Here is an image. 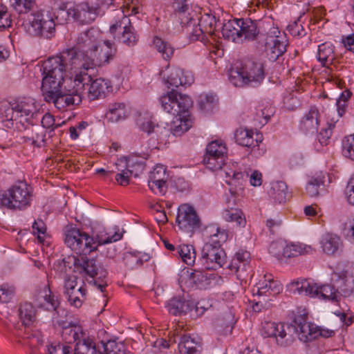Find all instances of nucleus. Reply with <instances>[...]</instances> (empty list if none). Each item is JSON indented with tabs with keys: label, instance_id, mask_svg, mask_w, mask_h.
<instances>
[{
	"label": "nucleus",
	"instance_id": "nucleus-59",
	"mask_svg": "<svg viewBox=\"0 0 354 354\" xmlns=\"http://www.w3.org/2000/svg\"><path fill=\"white\" fill-rule=\"evenodd\" d=\"M11 24L10 14L8 12L6 6L0 2V30L10 27Z\"/></svg>",
	"mask_w": 354,
	"mask_h": 354
},
{
	"label": "nucleus",
	"instance_id": "nucleus-19",
	"mask_svg": "<svg viewBox=\"0 0 354 354\" xmlns=\"http://www.w3.org/2000/svg\"><path fill=\"white\" fill-rule=\"evenodd\" d=\"M76 276H68L65 277L64 288V295L67 297L70 304L75 308L82 305L86 298V290L84 283L77 287Z\"/></svg>",
	"mask_w": 354,
	"mask_h": 354
},
{
	"label": "nucleus",
	"instance_id": "nucleus-45",
	"mask_svg": "<svg viewBox=\"0 0 354 354\" xmlns=\"http://www.w3.org/2000/svg\"><path fill=\"white\" fill-rule=\"evenodd\" d=\"M318 290L317 297L336 303L339 302L341 299V293L333 285L318 286Z\"/></svg>",
	"mask_w": 354,
	"mask_h": 354
},
{
	"label": "nucleus",
	"instance_id": "nucleus-60",
	"mask_svg": "<svg viewBox=\"0 0 354 354\" xmlns=\"http://www.w3.org/2000/svg\"><path fill=\"white\" fill-rule=\"evenodd\" d=\"M14 288L8 285H3L0 287V304L8 303L12 298Z\"/></svg>",
	"mask_w": 354,
	"mask_h": 354
},
{
	"label": "nucleus",
	"instance_id": "nucleus-43",
	"mask_svg": "<svg viewBox=\"0 0 354 354\" xmlns=\"http://www.w3.org/2000/svg\"><path fill=\"white\" fill-rule=\"evenodd\" d=\"M102 348L98 346L99 354H126L125 345L122 342L110 339L106 342L102 341Z\"/></svg>",
	"mask_w": 354,
	"mask_h": 354
},
{
	"label": "nucleus",
	"instance_id": "nucleus-10",
	"mask_svg": "<svg viewBox=\"0 0 354 354\" xmlns=\"http://www.w3.org/2000/svg\"><path fill=\"white\" fill-rule=\"evenodd\" d=\"M54 15L48 10H39L27 16L28 31L32 36L51 38L55 31Z\"/></svg>",
	"mask_w": 354,
	"mask_h": 354
},
{
	"label": "nucleus",
	"instance_id": "nucleus-36",
	"mask_svg": "<svg viewBox=\"0 0 354 354\" xmlns=\"http://www.w3.org/2000/svg\"><path fill=\"white\" fill-rule=\"evenodd\" d=\"M239 28L240 19H234L223 24L221 32L225 39L235 43H240Z\"/></svg>",
	"mask_w": 354,
	"mask_h": 354
},
{
	"label": "nucleus",
	"instance_id": "nucleus-40",
	"mask_svg": "<svg viewBox=\"0 0 354 354\" xmlns=\"http://www.w3.org/2000/svg\"><path fill=\"white\" fill-rule=\"evenodd\" d=\"M192 126V121L191 119L184 116L180 117V114L176 115L175 119L172 121L169 129H167L171 132L174 136H180L186 131H187Z\"/></svg>",
	"mask_w": 354,
	"mask_h": 354
},
{
	"label": "nucleus",
	"instance_id": "nucleus-11",
	"mask_svg": "<svg viewBox=\"0 0 354 354\" xmlns=\"http://www.w3.org/2000/svg\"><path fill=\"white\" fill-rule=\"evenodd\" d=\"M159 100L163 110L174 115L187 112L192 106V100L188 95L178 93L174 90L161 96Z\"/></svg>",
	"mask_w": 354,
	"mask_h": 354
},
{
	"label": "nucleus",
	"instance_id": "nucleus-17",
	"mask_svg": "<svg viewBox=\"0 0 354 354\" xmlns=\"http://www.w3.org/2000/svg\"><path fill=\"white\" fill-rule=\"evenodd\" d=\"M174 14L182 26H185L187 32L190 35L192 28L196 25L198 19L196 13L187 3L186 0H174L173 3Z\"/></svg>",
	"mask_w": 354,
	"mask_h": 354
},
{
	"label": "nucleus",
	"instance_id": "nucleus-46",
	"mask_svg": "<svg viewBox=\"0 0 354 354\" xmlns=\"http://www.w3.org/2000/svg\"><path fill=\"white\" fill-rule=\"evenodd\" d=\"M333 47L330 43H324L318 46L317 59L323 66L333 63L334 59Z\"/></svg>",
	"mask_w": 354,
	"mask_h": 354
},
{
	"label": "nucleus",
	"instance_id": "nucleus-18",
	"mask_svg": "<svg viewBox=\"0 0 354 354\" xmlns=\"http://www.w3.org/2000/svg\"><path fill=\"white\" fill-rule=\"evenodd\" d=\"M118 29H122V33L118 37L120 42L129 47H133L137 44L138 35L127 16L123 15L121 20L111 25L110 32L114 34Z\"/></svg>",
	"mask_w": 354,
	"mask_h": 354
},
{
	"label": "nucleus",
	"instance_id": "nucleus-34",
	"mask_svg": "<svg viewBox=\"0 0 354 354\" xmlns=\"http://www.w3.org/2000/svg\"><path fill=\"white\" fill-rule=\"evenodd\" d=\"M137 125L142 131L148 135L151 133H156L157 139H162L168 133L166 128H160L158 124H154L151 118L149 115L140 116L137 120Z\"/></svg>",
	"mask_w": 354,
	"mask_h": 354
},
{
	"label": "nucleus",
	"instance_id": "nucleus-62",
	"mask_svg": "<svg viewBox=\"0 0 354 354\" xmlns=\"http://www.w3.org/2000/svg\"><path fill=\"white\" fill-rule=\"evenodd\" d=\"M283 104L287 109L294 110L299 105V102L294 93L291 92L283 97Z\"/></svg>",
	"mask_w": 354,
	"mask_h": 354
},
{
	"label": "nucleus",
	"instance_id": "nucleus-7",
	"mask_svg": "<svg viewBox=\"0 0 354 354\" xmlns=\"http://www.w3.org/2000/svg\"><path fill=\"white\" fill-rule=\"evenodd\" d=\"M209 241L202 248L199 263L202 269L217 270L226 263V254L221 248V243L225 242L228 235L226 230L219 227L212 230Z\"/></svg>",
	"mask_w": 354,
	"mask_h": 354
},
{
	"label": "nucleus",
	"instance_id": "nucleus-9",
	"mask_svg": "<svg viewBox=\"0 0 354 354\" xmlns=\"http://www.w3.org/2000/svg\"><path fill=\"white\" fill-rule=\"evenodd\" d=\"M34 200L33 188L25 181H18L0 197L1 206L12 210H25Z\"/></svg>",
	"mask_w": 354,
	"mask_h": 354
},
{
	"label": "nucleus",
	"instance_id": "nucleus-63",
	"mask_svg": "<svg viewBox=\"0 0 354 354\" xmlns=\"http://www.w3.org/2000/svg\"><path fill=\"white\" fill-rule=\"evenodd\" d=\"M287 29L293 36L302 37L306 35L303 26L298 21H295L292 24H289Z\"/></svg>",
	"mask_w": 354,
	"mask_h": 354
},
{
	"label": "nucleus",
	"instance_id": "nucleus-29",
	"mask_svg": "<svg viewBox=\"0 0 354 354\" xmlns=\"http://www.w3.org/2000/svg\"><path fill=\"white\" fill-rule=\"evenodd\" d=\"M97 15V8L89 6L86 3L73 5L72 19L81 24H90L95 20Z\"/></svg>",
	"mask_w": 354,
	"mask_h": 354
},
{
	"label": "nucleus",
	"instance_id": "nucleus-37",
	"mask_svg": "<svg viewBox=\"0 0 354 354\" xmlns=\"http://www.w3.org/2000/svg\"><path fill=\"white\" fill-rule=\"evenodd\" d=\"M106 118L111 122H118L127 116L126 105L123 102H114L109 106L105 114Z\"/></svg>",
	"mask_w": 354,
	"mask_h": 354
},
{
	"label": "nucleus",
	"instance_id": "nucleus-51",
	"mask_svg": "<svg viewBox=\"0 0 354 354\" xmlns=\"http://www.w3.org/2000/svg\"><path fill=\"white\" fill-rule=\"evenodd\" d=\"M72 13H73V5L71 3H62L54 15V20L58 24H63L67 20L72 18Z\"/></svg>",
	"mask_w": 354,
	"mask_h": 354
},
{
	"label": "nucleus",
	"instance_id": "nucleus-21",
	"mask_svg": "<svg viewBox=\"0 0 354 354\" xmlns=\"http://www.w3.org/2000/svg\"><path fill=\"white\" fill-rule=\"evenodd\" d=\"M37 122H29L25 125L21 124L17 129L21 133V138L25 142H30L36 147H41L45 143L46 130Z\"/></svg>",
	"mask_w": 354,
	"mask_h": 354
},
{
	"label": "nucleus",
	"instance_id": "nucleus-23",
	"mask_svg": "<svg viewBox=\"0 0 354 354\" xmlns=\"http://www.w3.org/2000/svg\"><path fill=\"white\" fill-rule=\"evenodd\" d=\"M168 177L166 167L160 164L156 165L149 176V189L156 194L164 195L167 188Z\"/></svg>",
	"mask_w": 354,
	"mask_h": 354
},
{
	"label": "nucleus",
	"instance_id": "nucleus-57",
	"mask_svg": "<svg viewBox=\"0 0 354 354\" xmlns=\"http://www.w3.org/2000/svg\"><path fill=\"white\" fill-rule=\"evenodd\" d=\"M46 354H72V346L64 344H51L46 346Z\"/></svg>",
	"mask_w": 354,
	"mask_h": 354
},
{
	"label": "nucleus",
	"instance_id": "nucleus-39",
	"mask_svg": "<svg viewBox=\"0 0 354 354\" xmlns=\"http://www.w3.org/2000/svg\"><path fill=\"white\" fill-rule=\"evenodd\" d=\"M147 158L131 155L126 158L127 169L130 172V175L138 177L143 172L145 169V160Z\"/></svg>",
	"mask_w": 354,
	"mask_h": 354
},
{
	"label": "nucleus",
	"instance_id": "nucleus-3",
	"mask_svg": "<svg viewBox=\"0 0 354 354\" xmlns=\"http://www.w3.org/2000/svg\"><path fill=\"white\" fill-rule=\"evenodd\" d=\"M333 330L310 325L306 322L295 325L266 322L262 325V335L264 337H274L277 344L288 346L292 344L297 335L301 341L308 342L318 336L327 338L334 335Z\"/></svg>",
	"mask_w": 354,
	"mask_h": 354
},
{
	"label": "nucleus",
	"instance_id": "nucleus-28",
	"mask_svg": "<svg viewBox=\"0 0 354 354\" xmlns=\"http://www.w3.org/2000/svg\"><path fill=\"white\" fill-rule=\"evenodd\" d=\"M237 163L235 162H226L224 161L221 170L224 172L226 179L225 183L230 185L236 186L237 185H241L243 180L248 177V174L245 172H242L237 170Z\"/></svg>",
	"mask_w": 354,
	"mask_h": 354
},
{
	"label": "nucleus",
	"instance_id": "nucleus-2",
	"mask_svg": "<svg viewBox=\"0 0 354 354\" xmlns=\"http://www.w3.org/2000/svg\"><path fill=\"white\" fill-rule=\"evenodd\" d=\"M98 46L95 48L91 57H87V61L75 57V53L71 50L65 53L62 58L65 61L72 62L71 66L73 67H82L83 71H80L74 77H70L66 81L65 89L68 91L64 97H59L56 102L58 109H64L66 106L78 104L80 102V95L84 91V85L88 84L91 80V72L94 71L96 66H102L109 64L115 57L117 48L109 40H99Z\"/></svg>",
	"mask_w": 354,
	"mask_h": 354
},
{
	"label": "nucleus",
	"instance_id": "nucleus-1",
	"mask_svg": "<svg viewBox=\"0 0 354 354\" xmlns=\"http://www.w3.org/2000/svg\"><path fill=\"white\" fill-rule=\"evenodd\" d=\"M99 32L91 28L80 33L75 39V44L73 48L62 51L59 55L51 57L45 60L40 68L43 78L41 82V91L45 101L53 102L57 108L56 102L59 97H64L68 91L64 87L66 81L70 77L83 71L82 67L71 66V61H65L62 58L65 53L74 50L75 57L81 58L84 62L91 57L95 48L98 46Z\"/></svg>",
	"mask_w": 354,
	"mask_h": 354
},
{
	"label": "nucleus",
	"instance_id": "nucleus-4",
	"mask_svg": "<svg viewBox=\"0 0 354 354\" xmlns=\"http://www.w3.org/2000/svg\"><path fill=\"white\" fill-rule=\"evenodd\" d=\"M64 243L80 256L89 254L96 250L99 245L115 242L122 238V234L118 232L112 235L107 232H99L92 237L71 225L64 227Z\"/></svg>",
	"mask_w": 354,
	"mask_h": 354
},
{
	"label": "nucleus",
	"instance_id": "nucleus-5",
	"mask_svg": "<svg viewBox=\"0 0 354 354\" xmlns=\"http://www.w3.org/2000/svg\"><path fill=\"white\" fill-rule=\"evenodd\" d=\"M0 114L6 120L12 121V124L15 122L17 129L21 124L39 122L41 116L39 105L31 97L19 98L1 104Z\"/></svg>",
	"mask_w": 354,
	"mask_h": 354
},
{
	"label": "nucleus",
	"instance_id": "nucleus-64",
	"mask_svg": "<svg viewBox=\"0 0 354 354\" xmlns=\"http://www.w3.org/2000/svg\"><path fill=\"white\" fill-rule=\"evenodd\" d=\"M343 232L349 241L354 242V218L344 223Z\"/></svg>",
	"mask_w": 354,
	"mask_h": 354
},
{
	"label": "nucleus",
	"instance_id": "nucleus-47",
	"mask_svg": "<svg viewBox=\"0 0 354 354\" xmlns=\"http://www.w3.org/2000/svg\"><path fill=\"white\" fill-rule=\"evenodd\" d=\"M19 316L25 326H30L35 319V309L30 303L26 302L20 305Z\"/></svg>",
	"mask_w": 354,
	"mask_h": 354
},
{
	"label": "nucleus",
	"instance_id": "nucleus-12",
	"mask_svg": "<svg viewBox=\"0 0 354 354\" xmlns=\"http://www.w3.org/2000/svg\"><path fill=\"white\" fill-rule=\"evenodd\" d=\"M288 44L286 33L278 28H271L266 39V52L268 59L272 62L277 60L286 51Z\"/></svg>",
	"mask_w": 354,
	"mask_h": 354
},
{
	"label": "nucleus",
	"instance_id": "nucleus-58",
	"mask_svg": "<svg viewBox=\"0 0 354 354\" xmlns=\"http://www.w3.org/2000/svg\"><path fill=\"white\" fill-rule=\"evenodd\" d=\"M285 250L286 243L283 241L272 242L269 247L270 253L278 259L285 257Z\"/></svg>",
	"mask_w": 354,
	"mask_h": 354
},
{
	"label": "nucleus",
	"instance_id": "nucleus-38",
	"mask_svg": "<svg viewBox=\"0 0 354 354\" xmlns=\"http://www.w3.org/2000/svg\"><path fill=\"white\" fill-rule=\"evenodd\" d=\"M227 203V208L223 212V218L227 222L234 223L237 227H244L246 224V220L241 210L232 207L230 201Z\"/></svg>",
	"mask_w": 354,
	"mask_h": 354
},
{
	"label": "nucleus",
	"instance_id": "nucleus-15",
	"mask_svg": "<svg viewBox=\"0 0 354 354\" xmlns=\"http://www.w3.org/2000/svg\"><path fill=\"white\" fill-rule=\"evenodd\" d=\"M227 158V148L222 140L212 141L207 146L204 163L212 171L221 169L225 158Z\"/></svg>",
	"mask_w": 354,
	"mask_h": 354
},
{
	"label": "nucleus",
	"instance_id": "nucleus-20",
	"mask_svg": "<svg viewBox=\"0 0 354 354\" xmlns=\"http://www.w3.org/2000/svg\"><path fill=\"white\" fill-rule=\"evenodd\" d=\"M93 72H91V75ZM83 92L80 95V101L85 94L87 95L90 100H95L97 99L104 98L108 93L111 91L112 86L109 80L104 78H97L93 80L91 77V82L84 85ZM80 102L78 104H80Z\"/></svg>",
	"mask_w": 354,
	"mask_h": 354
},
{
	"label": "nucleus",
	"instance_id": "nucleus-61",
	"mask_svg": "<svg viewBox=\"0 0 354 354\" xmlns=\"http://www.w3.org/2000/svg\"><path fill=\"white\" fill-rule=\"evenodd\" d=\"M32 227L34 233L37 234V239L39 242H43L46 230L44 223L41 220L35 221Z\"/></svg>",
	"mask_w": 354,
	"mask_h": 354
},
{
	"label": "nucleus",
	"instance_id": "nucleus-14",
	"mask_svg": "<svg viewBox=\"0 0 354 354\" xmlns=\"http://www.w3.org/2000/svg\"><path fill=\"white\" fill-rule=\"evenodd\" d=\"M176 223L180 230L190 235L201 227V220L196 210L188 204L179 206Z\"/></svg>",
	"mask_w": 354,
	"mask_h": 354
},
{
	"label": "nucleus",
	"instance_id": "nucleus-53",
	"mask_svg": "<svg viewBox=\"0 0 354 354\" xmlns=\"http://www.w3.org/2000/svg\"><path fill=\"white\" fill-rule=\"evenodd\" d=\"M154 48L162 54L164 59H169L174 52V48L167 41L160 37H156L153 40Z\"/></svg>",
	"mask_w": 354,
	"mask_h": 354
},
{
	"label": "nucleus",
	"instance_id": "nucleus-6",
	"mask_svg": "<svg viewBox=\"0 0 354 354\" xmlns=\"http://www.w3.org/2000/svg\"><path fill=\"white\" fill-rule=\"evenodd\" d=\"M44 303L41 306L48 311L55 310L56 317H54L55 323L61 328V337L65 342L64 344L68 345L80 342V339H84L88 335L84 332L82 326L76 323L69 321L67 318L63 319V316H66L67 312L64 309L58 308L59 302L57 297L55 296L49 290L48 294L44 297Z\"/></svg>",
	"mask_w": 354,
	"mask_h": 354
},
{
	"label": "nucleus",
	"instance_id": "nucleus-33",
	"mask_svg": "<svg viewBox=\"0 0 354 354\" xmlns=\"http://www.w3.org/2000/svg\"><path fill=\"white\" fill-rule=\"evenodd\" d=\"M202 343L199 339L189 335H183L178 343L180 354H201Z\"/></svg>",
	"mask_w": 354,
	"mask_h": 354
},
{
	"label": "nucleus",
	"instance_id": "nucleus-35",
	"mask_svg": "<svg viewBox=\"0 0 354 354\" xmlns=\"http://www.w3.org/2000/svg\"><path fill=\"white\" fill-rule=\"evenodd\" d=\"M72 350V354H99L98 346L97 347L94 339L88 335L77 342Z\"/></svg>",
	"mask_w": 354,
	"mask_h": 354
},
{
	"label": "nucleus",
	"instance_id": "nucleus-48",
	"mask_svg": "<svg viewBox=\"0 0 354 354\" xmlns=\"http://www.w3.org/2000/svg\"><path fill=\"white\" fill-rule=\"evenodd\" d=\"M176 254L188 266H192L196 260V252L194 247L190 245H180L176 249Z\"/></svg>",
	"mask_w": 354,
	"mask_h": 354
},
{
	"label": "nucleus",
	"instance_id": "nucleus-42",
	"mask_svg": "<svg viewBox=\"0 0 354 354\" xmlns=\"http://www.w3.org/2000/svg\"><path fill=\"white\" fill-rule=\"evenodd\" d=\"M270 195L279 203H285L289 198L286 184L283 181H276L272 183Z\"/></svg>",
	"mask_w": 354,
	"mask_h": 354
},
{
	"label": "nucleus",
	"instance_id": "nucleus-30",
	"mask_svg": "<svg viewBox=\"0 0 354 354\" xmlns=\"http://www.w3.org/2000/svg\"><path fill=\"white\" fill-rule=\"evenodd\" d=\"M324 253L328 255L337 254L342 248V241L339 236L333 233L324 234L319 241Z\"/></svg>",
	"mask_w": 354,
	"mask_h": 354
},
{
	"label": "nucleus",
	"instance_id": "nucleus-26",
	"mask_svg": "<svg viewBox=\"0 0 354 354\" xmlns=\"http://www.w3.org/2000/svg\"><path fill=\"white\" fill-rule=\"evenodd\" d=\"M290 292L304 296L315 297L318 296V286L313 281L306 279H299L290 282L287 286Z\"/></svg>",
	"mask_w": 354,
	"mask_h": 354
},
{
	"label": "nucleus",
	"instance_id": "nucleus-41",
	"mask_svg": "<svg viewBox=\"0 0 354 354\" xmlns=\"http://www.w3.org/2000/svg\"><path fill=\"white\" fill-rule=\"evenodd\" d=\"M149 255L140 252H127L124 256V261L129 269H135L142 265L143 262L149 261Z\"/></svg>",
	"mask_w": 354,
	"mask_h": 354
},
{
	"label": "nucleus",
	"instance_id": "nucleus-16",
	"mask_svg": "<svg viewBox=\"0 0 354 354\" xmlns=\"http://www.w3.org/2000/svg\"><path fill=\"white\" fill-rule=\"evenodd\" d=\"M217 276L215 274L207 273L205 271L194 270L189 272H183L180 276V283H185L187 286L201 290H205L212 286Z\"/></svg>",
	"mask_w": 354,
	"mask_h": 354
},
{
	"label": "nucleus",
	"instance_id": "nucleus-52",
	"mask_svg": "<svg viewBox=\"0 0 354 354\" xmlns=\"http://www.w3.org/2000/svg\"><path fill=\"white\" fill-rule=\"evenodd\" d=\"M324 183V176L322 174H317L311 177L306 185V191L310 197H315L319 195V189Z\"/></svg>",
	"mask_w": 354,
	"mask_h": 354
},
{
	"label": "nucleus",
	"instance_id": "nucleus-27",
	"mask_svg": "<svg viewBox=\"0 0 354 354\" xmlns=\"http://www.w3.org/2000/svg\"><path fill=\"white\" fill-rule=\"evenodd\" d=\"M320 113L315 107H311L303 116L300 121L299 129L305 134L317 133L320 122Z\"/></svg>",
	"mask_w": 354,
	"mask_h": 354
},
{
	"label": "nucleus",
	"instance_id": "nucleus-55",
	"mask_svg": "<svg viewBox=\"0 0 354 354\" xmlns=\"http://www.w3.org/2000/svg\"><path fill=\"white\" fill-rule=\"evenodd\" d=\"M342 153L346 158L354 160V133L345 137L344 139Z\"/></svg>",
	"mask_w": 354,
	"mask_h": 354
},
{
	"label": "nucleus",
	"instance_id": "nucleus-8",
	"mask_svg": "<svg viewBox=\"0 0 354 354\" xmlns=\"http://www.w3.org/2000/svg\"><path fill=\"white\" fill-rule=\"evenodd\" d=\"M229 81L235 86H257L265 77L263 64L252 59L236 61L228 72Z\"/></svg>",
	"mask_w": 354,
	"mask_h": 354
},
{
	"label": "nucleus",
	"instance_id": "nucleus-32",
	"mask_svg": "<svg viewBox=\"0 0 354 354\" xmlns=\"http://www.w3.org/2000/svg\"><path fill=\"white\" fill-rule=\"evenodd\" d=\"M239 31L240 43L254 41L259 33L256 21L250 19H240Z\"/></svg>",
	"mask_w": 354,
	"mask_h": 354
},
{
	"label": "nucleus",
	"instance_id": "nucleus-13",
	"mask_svg": "<svg viewBox=\"0 0 354 354\" xmlns=\"http://www.w3.org/2000/svg\"><path fill=\"white\" fill-rule=\"evenodd\" d=\"M86 255L78 257L73 256L68 257L69 263L73 262L74 266V272L81 274H85L91 278L96 277L98 279H103L107 275V271L102 268L94 259H88Z\"/></svg>",
	"mask_w": 354,
	"mask_h": 354
},
{
	"label": "nucleus",
	"instance_id": "nucleus-54",
	"mask_svg": "<svg viewBox=\"0 0 354 354\" xmlns=\"http://www.w3.org/2000/svg\"><path fill=\"white\" fill-rule=\"evenodd\" d=\"M200 109L204 112L211 111L217 103V98L212 94L201 95L198 101Z\"/></svg>",
	"mask_w": 354,
	"mask_h": 354
},
{
	"label": "nucleus",
	"instance_id": "nucleus-31",
	"mask_svg": "<svg viewBox=\"0 0 354 354\" xmlns=\"http://www.w3.org/2000/svg\"><path fill=\"white\" fill-rule=\"evenodd\" d=\"M167 83L173 86H189L194 81V75L192 72L184 71L180 68H174L171 70L167 77Z\"/></svg>",
	"mask_w": 354,
	"mask_h": 354
},
{
	"label": "nucleus",
	"instance_id": "nucleus-56",
	"mask_svg": "<svg viewBox=\"0 0 354 354\" xmlns=\"http://www.w3.org/2000/svg\"><path fill=\"white\" fill-rule=\"evenodd\" d=\"M12 6L19 13H27L35 6V0H10Z\"/></svg>",
	"mask_w": 354,
	"mask_h": 354
},
{
	"label": "nucleus",
	"instance_id": "nucleus-25",
	"mask_svg": "<svg viewBox=\"0 0 354 354\" xmlns=\"http://www.w3.org/2000/svg\"><path fill=\"white\" fill-rule=\"evenodd\" d=\"M282 290L283 286L279 281L274 280L271 274H265L263 280L257 283L252 292L254 295L274 296L281 292Z\"/></svg>",
	"mask_w": 354,
	"mask_h": 354
},
{
	"label": "nucleus",
	"instance_id": "nucleus-49",
	"mask_svg": "<svg viewBox=\"0 0 354 354\" xmlns=\"http://www.w3.org/2000/svg\"><path fill=\"white\" fill-rule=\"evenodd\" d=\"M312 252L310 246L302 243H286L285 257L290 258Z\"/></svg>",
	"mask_w": 354,
	"mask_h": 354
},
{
	"label": "nucleus",
	"instance_id": "nucleus-44",
	"mask_svg": "<svg viewBox=\"0 0 354 354\" xmlns=\"http://www.w3.org/2000/svg\"><path fill=\"white\" fill-rule=\"evenodd\" d=\"M234 138L238 145L243 147H254L258 145L257 139H253V132L248 129H238L235 131Z\"/></svg>",
	"mask_w": 354,
	"mask_h": 354
},
{
	"label": "nucleus",
	"instance_id": "nucleus-24",
	"mask_svg": "<svg viewBox=\"0 0 354 354\" xmlns=\"http://www.w3.org/2000/svg\"><path fill=\"white\" fill-rule=\"evenodd\" d=\"M167 310L174 315H181L195 308L196 313H203L205 308L200 302L195 304L194 301L184 297H174L167 305Z\"/></svg>",
	"mask_w": 354,
	"mask_h": 354
},
{
	"label": "nucleus",
	"instance_id": "nucleus-22",
	"mask_svg": "<svg viewBox=\"0 0 354 354\" xmlns=\"http://www.w3.org/2000/svg\"><path fill=\"white\" fill-rule=\"evenodd\" d=\"M216 24V17L211 15H205L201 17L198 24L192 28L190 32V39L192 41L199 40L205 41L207 35L212 37L214 34Z\"/></svg>",
	"mask_w": 354,
	"mask_h": 354
},
{
	"label": "nucleus",
	"instance_id": "nucleus-50",
	"mask_svg": "<svg viewBox=\"0 0 354 354\" xmlns=\"http://www.w3.org/2000/svg\"><path fill=\"white\" fill-rule=\"evenodd\" d=\"M42 344V338L36 334H32L26 337L23 342V345L28 347L29 348L27 354H40Z\"/></svg>",
	"mask_w": 354,
	"mask_h": 354
}]
</instances>
